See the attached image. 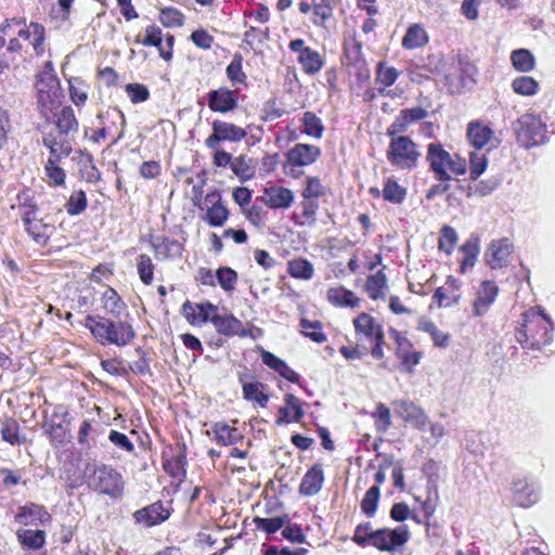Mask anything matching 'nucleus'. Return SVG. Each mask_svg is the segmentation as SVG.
Here are the masks:
<instances>
[{
	"mask_svg": "<svg viewBox=\"0 0 555 555\" xmlns=\"http://www.w3.org/2000/svg\"><path fill=\"white\" fill-rule=\"evenodd\" d=\"M554 323L541 307L530 308L521 314V326L516 339L524 349L540 350L553 339Z\"/></svg>",
	"mask_w": 555,
	"mask_h": 555,
	"instance_id": "1",
	"label": "nucleus"
},
{
	"mask_svg": "<svg viewBox=\"0 0 555 555\" xmlns=\"http://www.w3.org/2000/svg\"><path fill=\"white\" fill-rule=\"evenodd\" d=\"M85 326L101 345L127 346L134 337L135 332L126 321H113L102 315H87Z\"/></svg>",
	"mask_w": 555,
	"mask_h": 555,
	"instance_id": "2",
	"label": "nucleus"
},
{
	"mask_svg": "<svg viewBox=\"0 0 555 555\" xmlns=\"http://www.w3.org/2000/svg\"><path fill=\"white\" fill-rule=\"evenodd\" d=\"M83 475L88 487L94 491L111 498H119L124 493L122 476L109 465L88 462Z\"/></svg>",
	"mask_w": 555,
	"mask_h": 555,
	"instance_id": "3",
	"label": "nucleus"
},
{
	"mask_svg": "<svg viewBox=\"0 0 555 555\" xmlns=\"http://www.w3.org/2000/svg\"><path fill=\"white\" fill-rule=\"evenodd\" d=\"M56 132H48L42 137V143L46 145L47 139L52 140L55 144L53 147L60 149L61 154L70 155L73 152V141L78 133L79 122L70 106L62 107L54 114L53 121Z\"/></svg>",
	"mask_w": 555,
	"mask_h": 555,
	"instance_id": "4",
	"label": "nucleus"
},
{
	"mask_svg": "<svg viewBox=\"0 0 555 555\" xmlns=\"http://www.w3.org/2000/svg\"><path fill=\"white\" fill-rule=\"evenodd\" d=\"M386 156L388 162L400 169H414L417 167L421 152L417 144L406 135L390 137Z\"/></svg>",
	"mask_w": 555,
	"mask_h": 555,
	"instance_id": "5",
	"label": "nucleus"
},
{
	"mask_svg": "<svg viewBox=\"0 0 555 555\" xmlns=\"http://www.w3.org/2000/svg\"><path fill=\"white\" fill-rule=\"evenodd\" d=\"M466 139L475 151L469 152V179L476 181L486 170V124L473 120L467 125Z\"/></svg>",
	"mask_w": 555,
	"mask_h": 555,
	"instance_id": "6",
	"label": "nucleus"
},
{
	"mask_svg": "<svg viewBox=\"0 0 555 555\" xmlns=\"http://www.w3.org/2000/svg\"><path fill=\"white\" fill-rule=\"evenodd\" d=\"M515 132L518 143L530 149L543 144L547 140L546 124L541 116L525 114L515 124Z\"/></svg>",
	"mask_w": 555,
	"mask_h": 555,
	"instance_id": "7",
	"label": "nucleus"
},
{
	"mask_svg": "<svg viewBox=\"0 0 555 555\" xmlns=\"http://www.w3.org/2000/svg\"><path fill=\"white\" fill-rule=\"evenodd\" d=\"M36 88L41 114L47 115L48 111L51 112L53 106L60 103V81L52 73L43 72L38 77Z\"/></svg>",
	"mask_w": 555,
	"mask_h": 555,
	"instance_id": "8",
	"label": "nucleus"
},
{
	"mask_svg": "<svg viewBox=\"0 0 555 555\" xmlns=\"http://www.w3.org/2000/svg\"><path fill=\"white\" fill-rule=\"evenodd\" d=\"M171 502L156 501L132 514L134 522L151 528L165 522L172 513Z\"/></svg>",
	"mask_w": 555,
	"mask_h": 555,
	"instance_id": "9",
	"label": "nucleus"
},
{
	"mask_svg": "<svg viewBox=\"0 0 555 555\" xmlns=\"http://www.w3.org/2000/svg\"><path fill=\"white\" fill-rule=\"evenodd\" d=\"M211 128L212 133L205 141V145L210 150H217L220 142H240L247 135L245 129L219 119L212 121Z\"/></svg>",
	"mask_w": 555,
	"mask_h": 555,
	"instance_id": "10",
	"label": "nucleus"
},
{
	"mask_svg": "<svg viewBox=\"0 0 555 555\" xmlns=\"http://www.w3.org/2000/svg\"><path fill=\"white\" fill-rule=\"evenodd\" d=\"M22 221L28 235L39 245H47L50 236L54 231V227L44 223L42 219L36 217V206L25 207L22 215Z\"/></svg>",
	"mask_w": 555,
	"mask_h": 555,
	"instance_id": "11",
	"label": "nucleus"
},
{
	"mask_svg": "<svg viewBox=\"0 0 555 555\" xmlns=\"http://www.w3.org/2000/svg\"><path fill=\"white\" fill-rule=\"evenodd\" d=\"M369 543L380 551H392L403 545L409 539V531L405 526L396 529H378L369 534Z\"/></svg>",
	"mask_w": 555,
	"mask_h": 555,
	"instance_id": "12",
	"label": "nucleus"
},
{
	"mask_svg": "<svg viewBox=\"0 0 555 555\" xmlns=\"http://www.w3.org/2000/svg\"><path fill=\"white\" fill-rule=\"evenodd\" d=\"M451 154L446 151L441 143L434 142L427 145L426 160L439 181H450L451 176L447 171Z\"/></svg>",
	"mask_w": 555,
	"mask_h": 555,
	"instance_id": "13",
	"label": "nucleus"
},
{
	"mask_svg": "<svg viewBox=\"0 0 555 555\" xmlns=\"http://www.w3.org/2000/svg\"><path fill=\"white\" fill-rule=\"evenodd\" d=\"M513 502L524 508L535 504L540 498L534 482L522 477H515L511 486Z\"/></svg>",
	"mask_w": 555,
	"mask_h": 555,
	"instance_id": "14",
	"label": "nucleus"
},
{
	"mask_svg": "<svg viewBox=\"0 0 555 555\" xmlns=\"http://www.w3.org/2000/svg\"><path fill=\"white\" fill-rule=\"evenodd\" d=\"M344 57L346 65L354 67L360 78H369L366 60L362 52V43L356 37L346 40L344 43Z\"/></svg>",
	"mask_w": 555,
	"mask_h": 555,
	"instance_id": "15",
	"label": "nucleus"
},
{
	"mask_svg": "<svg viewBox=\"0 0 555 555\" xmlns=\"http://www.w3.org/2000/svg\"><path fill=\"white\" fill-rule=\"evenodd\" d=\"M392 404L395 406V412L404 422L410 423L420 430H425L428 423V417L423 409L413 402L405 400L395 401Z\"/></svg>",
	"mask_w": 555,
	"mask_h": 555,
	"instance_id": "16",
	"label": "nucleus"
},
{
	"mask_svg": "<svg viewBox=\"0 0 555 555\" xmlns=\"http://www.w3.org/2000/svg\"><path fill=\"white\" fill-rule=\"evenodd\" d=\"M428 112L425 108L418 106L402 109L395 118L392 124L387 128L386 133L388 137H395L397 134L404 133L411 124L426 118Z\"/></svg>",
	"mask_w": 555,
	"mask_h": 555,
	"instance_id": "17",
	"label": "nucleus"
},
{
	"mask_svg": "<svg viewBox=\"0 0 555 555\" xmlns=\"http://www.w3.org/2000/svg\"><path fill=\"white\" fill-rule=\"evenodd\" d=\"M217 310L218 307L209 301L192 304L188 300L183 304L181 311L192 325H197L208 321L211 322V317L217 313Z\"/></svg>",
	"mask_w": 555,
	"mask_h": 555,
	"instance_id": "18",
	"label": "nucleus"
},
{
	"mask_svg": "<svg viewBox=\"0 0 555 555\" xmlns=\"http://www.w3.org/2000/svg\"><path fill=\"white\" fill-rule=\"evenodd\" d=\"M46 147L50 151V157L48 158L44 171L47 177L50 179L51 183L55 186L63 185L65 183L66 173L63 168H61L57 163L61 162L62 158L67 157L68 155H63L60 152V149L53 147L55 144L52 140L47 139Z\"/></svg>",
	"mask_w": 555,
	"mask_h": 555,
	"instance_id": "19",
	"label": "nucleus"
},
{
	"mask_svg": "<svg viewBox=\"0 0 555 555\" xmlns=\"http://www.w3.org/2000/svg\"><path fill=\"white\" fill-rule=\"evenodd\" d=\"M207 96L208 107L212 112L225 114L235 109L237 106V99L234 91L229 90L228 88L211 90L208 92Z\"/></svg>",
	"mask_w": 555,
	"mask_h": 555,
	"instance_id": "20",
	"label": "nucleus"
},
{
	"mask_svg": "<svg viewBox=\"0 0 555 555\" xmlns=\"http://www.w3.org/2000/svg\"><path fill=\"white\" fill-rule=\"evenodd\" d=\"M205 202L211 206L207 209L204 220L211 227H221L229 218L228 208L221 203V194L218 191L206 195Z\"/></svg>",
	"mask_w": 555,
	"mask_h": 555,
	"instance_id": "21",
	"label": "nucleus"
},
{
	"mask_svg": "<svg viewBox=\"0 0 555 555\" xmlns=\"http://www.w3.org/2000/svg\"><path fill=\"white\" fill-rule=\"evenodd\" d=\"M488 250L491 251V258L488 259V266L492 269H502L507 267L509 257L514 250V245L509 238L503 237L493 240Z\"/></svg>",
	"mask_w": 555,
	"mask_h": 555,
	"instance_id": "22",
	"label": "nucleus"
},
{
	"mask_svg": "<svg viewBox=\"0 0 555 555\" xmlns=\"http://www.w3.org/2000/svg\"><path fill=\"white\" fill-rule=\"evenodd\" d=\"M321 155L320 147L312 144L298 143L292 147L286 156L287 162L293 166H308L313 164Z\"/></svg>",
	"mask_w": 555,
	"mask_h": 555,
	"instance_id": "23",
	"label": "nucleus"
},
{
	"mask_svg": "<svg viewBox=\"0 0 555 555\" xmlns=\"http://www.w3.org/2000/svg\"><path fill=\"white\" fill-rule=\"evenodd\" d=\"M260 199L270 208H288L294 202V194L289 189L283 186H270L263 192Z\"/></svg>",
	"mask_w": 555,
	"mask_h": 555,
	"instance_id": "24",
	"label": "nucleus"
},
{
	"mask_svg": "<svg viewBox=\"0 0 555 555\" xmlns=\"http://www.w3.org/2000/svg\"><path fill=\"white\" fill-rule=\"evenodd\" d=\"M211 323L216 331L224 336H246V331L243 323L232 314L220 315L218 313L212 314Z\"/></svg>",
	"mask_w": 555,
	"mask_h": 555,
	"instance_id": "25",
	"label": "nucleus"
},
{
	"mask_svg": "<svg viewBox=\"0 0 555 555\" xmlns=\"http://www.w3.org/2000/svg\"><path fill=\"white\" fill-rule=\"evenodd\" d=\"M50 519V514L42 505L27 503L18 508L15 520L24 526L35 525L37 521L46 522Z\"/></svg>",
	"mask_w": 555,
	"mask_h": 555,
	"instance_id": "26",
	"label": "nucleus"
},
{
	"mask_svg": "<svg viewBox=\"0 0 555 555\" xmlns=\"http://www.w3.org/2000/svg\"><path fill=\"white\" fill-rule=\"evenodd\" d=\"M324 481V474L320 464L313 465L302 477L299 492L310 496L320 492Z\"/></svg>",
	"mask_w": 555,
	"mask_h": 555,
	"instance_id": "27",
	"label": "nucleus"
},
{
	"mask_svg": "<svg viewBox=\"0 0 555 555\" xmlns=\"http://www.w3.org/2000/svg\"><path fill=\"white\" fill-rule=\"evenodd\" d=\"M353 325L357 335H363L365 338L373 340L377 338L378 332H383V326L376 323L375 319L365 313H360L354 320Z\"/></svg>",
	"mask_w": 555,
	"mask_h": 555,
	"instance_id": "28",
	"label": "nucleus"
},
{
	"mask_svg": "<svg viewBox=\"0 0 555 555\" xmlns=\"http://www.w3.org/2000/svg\"><path fill=\"white\" fill-rule=\"evenodd\" d=\"M18 36L25 40H29L35 53L42 55L44 52V27L36 22H31L26 28L18 30Z\"/></svg>",
	"mask_w": 555,
	"mask_h": 555,
	"instance_id": "29",
	"label": "nucleus"
},
{
	"mask_svg": "<svg viewBox=\"0 0 555 555\" xmlns=\"http://www.w3.org/2000/svg\"><path fill=\"white\" fill-rule=\"evenodd\" d=\"M152 247L157 256L163 259L179 258L183 251V245L180 242L168 237H158L152 243Z\"/></svg>",
	"mask_w": 555,
	"mask_h": 555,
	"instance_id": "30",
	"label": "nucleus"
},
{
	"mask_svg": "<svg viewBox=\"0 0 555 555\" xmlns=\"http://www.w3.org/2000/svg\"><path fill=\"white\" fill-rule=\"evenodd\" d=\"M428 35L424 27L420 24L411 25L404 37L402 38V47L408 50H413L424 47L428 42Z\"/></svg>",
	"mask_w": 555,
	"mask_h": 555,
	"instance_id": "31",
	"label": "nucleus"
},
{
	"mask_svg": "<svg viewBox=\"0 0 555 555\" xmlns=\"http://www.w3.org/2000/svg\"><path fill=\"white\" fill-rule=\"evenodd\" d=\"M0 431L1 438L11 446H21L27 440L26 436L20 433V425L13 417L4 418Z\"/></svg>",
	"mask_w": 555,
	"mask_h": 555,
	"instance_id": "32",
	"label": "nucleus"
},
{
	"mask_svg": "<svg viewBox=\"0 0 555 555\" xmlns=\"http://www.w3.org/2000/svg\"><path fill=\"white\" fill-rule=\"evenodd\" d=\"M327 299L331 304L339 307H358L360 299L345 287H332L327 291Z\"/></svg>",
	"mask_w": 555,
	"mask_h": 555,
	"instance_id": "33",
	"label": "nucleus"
},
{
	"mask_svg": "<svg viewBox=\"0 0 555 555\" xmlns=\"http://www.w3.org/2000/svg\"><path fill=\"white\" fill-rule=\"evenodd\" d=\"M212 433L215 434V440L222 446H231L242 439L237 428L224 423H215L212 425Z\"/></svg>",
	"mask_w": 555,
	"mask_h": 555,
	"instance_id": "34",
	"label": "nucleus"
},
{
	"mask_svg": "<svg viewBox=\"0 0 555 555\" xmlns=\"http://www.w3.org/2000/svg\"><path fill=\"white\" fill-rule=\"evenodd\" d=\"M102 304L105 311L115 318H120L122 311L126 309V304L122 301L117 292L112 287H108L103 293Z\"/></svg>",
	"mask_w": 555,
	"mask_h": 555,
	"instance_id": "35",
	"label": "nucleus"
},
{
	"mask_svg": "<svg viewBox=\"0 0 555 555\" xmlns=\"http://www.w3.org/2000/svg\"><path fill=\"white\" fill-rule=\"evenodd\" d=\"M460 251L463 256L461 260V272H466L468 269H472L477 260V256L479 254V245L478 238L470 237L467 240L460 248Z\"/></svg>",
	"mask_w": 555,
	"mask_h": 555,
	"instance_id": "36",
	"label": "nucleus"
},
{
	"mask_svg": "<svg viewBox=\"0 0 555 555\" xmlns=\"http://www.w3.org/2000/svg\"><path fill=\"white\" fill-rule=\"evenodd\" d=\"M417 330L428 333L436 347L444 348L449 345L450 335L440 331L435 323L428 319H420L417 322Z\"/></svg>",
	"mask_w": 555,
	"mask_h": 555,
	"instance_id": "37",
	"label": "nucleus"
},
{
	"mask_svg": "<svg viewBox=\"0 0 555 555\" xmlns=\"http://www.w3.org/2000/svg\"><path fill=\"white\" fill-rule=\"evenodd\" d=\"M298 63L301 65L304 72L309 75L319 73L324 65L320 53L311 48L305 50L302 55L298 56Z\"/></svg>",
	"mask_w": 555,
	"mask_h": 555,
	"instance_id": "38",
	"label": "nucleus"
},
{
	"mask_svg": "<svg viewBox=\"0 0 555 555\" xmlns=\"http://www.w3.org/2000/svg\"><path fill=\"white\" fill-rule=\"evenodd\" d=\"M387 286V278L385 273L379 270L375 274H372L367 278L365 283V289L373 300L384 299L385 294L383 292Z\"/></svg>",
	"mask_w": 555,
	"mask_h": 555,
	"instance_id": "39",
	"label": "nucleus"
},
{
	"mask_svg": "<svg viewBox=\"0 0 555 555\" xmlns=\"http://www.w3.org/2000/svg\"><path fill=\"white\" fill-rule=\"evenodd\" d=\"M17 539L23 546L39 550L44 544L46 533L42 530L21 529L17 531Z\"/></svg>",
	"mask_w": 555,
	"mask_h": 555,
	"instance_id": "40",
	"label": "nucleus"
},
{
	"mask_svg": "<svg viewBox=\"0 0 555 555\" xmlns=\"http://www.w3.org/2000/svg\"><path fill=\"white\" fill-rule=\"evenodd\" d=\"M264 385L260 382L244 383L243 397L248 401H255L260 406L264 408L269 401L268 395L263 392Z\"/></svg>",
	"mask_w": 555,
	"mask_h": 555,
	"instance_id": "41",
	"label": "nucleus"
},
{
	"mask_svg": "<svg viewBox=\"0 0 555 555\" xmlns=\"http://www.w3.org/2000/svg\"><path fill=\"white\" fill-rule=\"evenodd\" d=\"M313 264L307 259L298 258L288 262V273L296 279L310 280L313 276Z\"/></svg>",
	"mask_w": 555,
	"mask_h": 555,
	"instance_id": "42",
	"label": "nucleus"
},
{
	"mask_svg": "<svg viewBox=\"0 0 555 555\" xmlns=\"http://www.w3.org/2000/svg\"><path fill=\"white\" fill-rule=\"evenodd\" d=\"M42 428L44 434L49 436L51 443L55 447L63 446L67 442V430L62 424L50 421L46 422Z\"/></svg>",
	"mask_w": 555,
	"mask_h": 555,
	"instance_id": "43",
	"label": "nucleus"
},
{
	"mask_svg": "<svg viewBox=\"0 0 555 555\" xmlns=\"http://www.w3.org/2000/svg\"><path fill=\"white\" fill-rule=\"evenodd\" d=\"M513 66L519 72H530L534 67V57L529 50L518 49L512 52Z\"/></svg>",
	"mask_w": 555,
	"mask_h": 555,
	"instance_id": "44",
	"label": "nucleus"
},
{
	"mask_svg": "<svg viewBox=\"0 0 555 555\" xmlns=\"http://www.w3.org/2000/svg\"><path fill=\"white\" fill-rule=\"evenodd\" d=\"M406 196V189L399 185L393 179H387L383 189V197L393 204H401Z\"/></svg>",
	"mask_w": 555,
	"mask_h": 555,
	"instance_id": "45",
	"label": "nucleus"
},
{
	"mask_svg": "<svg viewBox=\"0 0 555 555\" xmlns=\"http://www.w3.org/2000/svg\"><path fill=\"white\" fill-rule=\"evenodd\" d=\"M137 269L142 283L145 285H151L154 279L155 266L149 255L141 254L138 256Z\"/></svg>",
	"mask_w": 555,
	"mask_h": 555,
	"instance_id": "46",
	"label": "nucleus"
},
{
	"mask_svg": "<svg viewBox=\"0 0 555 555\" xmlns=\"http://www.w3.org/2000/svg\"><path fill=\"white\" fill-rule=\"evenodd\" d=\"M313 24L324 25L333 15L332 0H312Z\"/></svg>",
	"mask_w": 555,
	"mask_h": 555,
	"instance_id": "47",
	"label": "nucleus"
},
{
	"mask_svg": "<svg viewBox=\"0 0 555 555\" xmlns=\"http://www.w3.org/2000/svg\"><path fill=\"white\" fill-rule=\"evenodd\" d=\"M399 77V72L388 66L385 62H379L376 66V83L383 85L384 88L392 86Z\"/></svg>",
	"mask_w": 555,
	"mask_h": 555,
	"instance_id": "48",
	"label": "nucleus"
},
{
	"mask_svg": "<svg viewBox=\"0 0 555 555\" xmlns=\"http://www.w3.org/2000/svg\"><path fill=\"white\" fill-rule=\"evenodd\" d=\"M88 201L87 195L82 190L74 191L67 203L65 204V208L68 215L77 216L83 212L87 208Z\"/></svg>",
	"mask_w": 555,
	"mask_h": 555,
	"instance_id": "49",
	"label": "nucleus"
},
{
	"mask_svg": "<svg viewBox=\"0 0 555 555\" xmlns=\"http://www.w3.org/2000/svg\"><path fill=\"white\" fill-rule=\"evenodd\" d=\"M288 520H289L288 516L284 515V516L273 517V518L256 517L254 521L256 524L257 529L263 530L267 533L271 534V533H275L281 528H283L288 522Z\"/></svg>",
	"mask_w": 555,
	"mask_h": 555,
	"instance_id": "50",
	"label": "nucleus"
},
{
	"mask_svg": "<svg viewBox=\"0 0 555 555\" xmlns=\"http://www.w3.org/2000/svg\"><path fill=\"white\" fill-rule=\"evenodd\" d=\"M512 88L515 93L520 95H533L538 92L539 85L537 80L529 76H520L513 80Z\"/></svg>",
	"mask_w": 555,
	"mask_h": 555,
	"instance_id": "51",
	"label": "nucleus"
},
{
	"mask_svg": "<svg viewBox=\"0 0 555 555\" xmlns=\"http://www.w3.org/2000/svg\"><path fill=\"white\" fill-rule=\"evenodd\" d=\"M159 21L165 27H181L184 24L183 13L172 7L160 10Z\"/></svg>",
	"mask_w": 555,
	"mask_h": 555,
	"instance_id": "52",
	"label": "nucleus"
},
{
	"mask_svg": "<svg viewBox=\"0 0 555 555\" xmlns=\"http://www.w3.org/2000/svg\"><path fill=\"white\" fill-rule=\"evenodd\" d=\"M456 242L457 233L455 229L450 225H443L440 230V237L438 243L439 249L444 251L447 255H451Z\"/></svg>",
	"mask_w": 555,
	"mask_h": 555,
	"instance_id": "53",
	"label": "nucleus"
},
{
	"mask_svg": "<svg viewBox=\"0 0 555 555\" xmlns=\"http://www.w3.org/2000/svg\"><path fill=\"white\" fill-rule=\"evenodd\" d=\"M379 495L380 491L378 486H373L365 492L361 501V508L366 516L372 517L375 515Z\"/></svg>",
	"mask_w": 555,
	"mask_h": 555,
	"instance_id": "54",
	"label": "nucleus"
},
{
	"mask_svg": "<svg viewBox=\"0 0 555 555\" xmlns=\"http://www.w3.org/2000/svg\"><path fill=\"white\" fill-rule=\"evenodd\" d=\"M305 132L314 138H321L324 127L321 119L312 112H306L302 117Z\"/></svg>",
	"mask_w": 555,
	"mask_h": 555,
	"instance_id": "55",
	"label": "nucleus"
},
{
	"mask_svg": "<svg viewBox=\"0 0 555 555\" xmlns=\"http://www.w3.org/2000/svg\"><path fill=\"white\" fill-rule=\"evenodd\" d=\"M216 279L225 292L233 291L237 282V273L229 267H221L216 271Z\"/></svg>",
	"mask_w": 555,
	"mask_h": 555,
	"instance_id": "56",
	"label": "nucleus"
},
{
	"mask_svg": "<svg viewBox=\"0 0 555 555\" xmlns=\"http://www.w3.org/2000/svg\"><path fill=\"white\" fill-rule=\"evenodd\" d=\"M231 169L235 176L240 178L242 182L250 180L254 177V169L246 162L244 156H240L233 159L231 163Z\"/></svg>",
	"mask_w": 555,
	"mask_h": 555,
	"instance_id": "57",
	"label": "nucleus"
},
{
	"mask_svg": "<svg viewBox=\"0 0 555 555\" xmlns=\"http://www.w3.org/2000/svg\"><path fill=\"white\" fill-rule=\"evenodd\" d=\"M301 327L305 330V335L315 343H324L326 335L321 331L322 325L319 321L310 322L307 319L301 320Z\"/></svg>",
	"mask_w": 555,
	"mask_h": 555,
	"instance_id": "58",
	"label": "nucleus"
},
{
	"mask_svg": "<svg viewBox=\"0 0 555 555\" xmlns=\"http://www.w3.org/2000/svg\"><path fill=\"white\" fill-rule=\"evenodd\" d=\"M100 119H107L111 120L112 124L116 125L117 122L120 125V130L117 133L116 139L114 142H117L124 137L125 133V127H126V118L124 113L118 108H111L105 114H100L98 116Z\"/></svg>",
	"mask_w": 555,
	"mask_h": 555,
	"instance_id": "59",
	"label": "nucleus"
},
{
	"mask_svg": "<svg viewBox=\"0 0 555 555\" xmlns=\"http://www.w3.org/2000/svg\"><path fill=\"white\" fill-rule=\"evenodd\" d=\"M125 89L132 103H142L150 98V91L144 85L128 83Z\"/></svg>",
	"mask_w": 555,
	"mask_h": 555,
	"instance_id": "60",
	"label": "nucleus"
},
{
	"mask_svg": "<svg viewBox=\"0 0 555 555\" xmlns=\"http://www.w3.org/2000/svg\"><path fill=\"white\" fill-rule=\"evenodd\" d=\"M302 212L301 217L305 218V221L299 222L300 225H313L315 223V215L319 209V204L311 199V198H305L301 202Z\"/></svg>",
	"mask_w": 555,
	"mask_h": 555,
	"instance_id": "61",
	"label": "nucleus"
},
{
	"mask_svg": "<svg viewBox=\"0 0 555 555\" xmlns=\"http://www.w3.org/2000/svg\"><path fill=\"white\" fill-rule=\"evenodd\" d=\"M139 359L130 364V370L137 375H146L151 373L150 359L146 357L145 351L138 347L135 349Z\"/></svg>",
	"mask_w": 555,
	"mask_h": 555,
	"instance_id": "62",
	"label": "nucleus"
},
{
	"mask_svg": "<svg viewBox=\"0 0 555 555\" xmlns=\"http://www.w3.org/2000/svg\"><path fill=\"white\" fill-rule=\"evenodd\" d=\"M228 78L233 83H244L246 79V75L242 70V59L241 56H236L232 60V62L227 67Z\"/></svg>",
	"mask_w": 555,
	"mask_h": 555,
	"instance_id": "63",
	"label": "nucleus"
},
{
	"mask_svg": "<svg viewBox=\"0 0 555 555\" xmlns=\"http://www.w3.org/2000/svg\"><path fill=\"white\" fill-rule=\"evenodd\" d=\"M108 440L116 446L117 448L128 452L132 453L134 451V446L130 441V439L122 433H119L117 430H111L108 434Z\"/></svg>",
	"mask_w": 555,
	"mask_h": 555,
	"instance_id": "64",
	"label": "nucleus"
}]
</instances>
